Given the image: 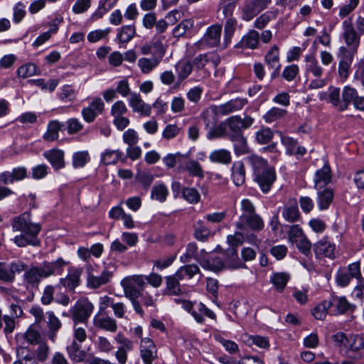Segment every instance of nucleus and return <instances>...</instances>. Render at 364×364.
I'll use <instances>...</instances> for the list:
<instances>
[{"label": "nucleus", "instance_id": "obj_62", "mask_svg": "<svg viewBox=\"0 0 364 364\" xmlns=\"http://www.w3.org/2000/svg\"><path fill=\"white\" fill-rule=\"evenodd\" d=\"M225 264L219 257L208 258L206 259L205 266L206 269L213 272H218L223 269Z\"/></svg>", "mask_w": 364, "mask_h": 364}, {"label": "nucleus", "instance_id": "obj_50", "mask_svg": "<svg viewBox=\"0 0 364 364\" xmlns=\"http://www.w3.org/2000/svg\"><path fill=\"white\" fill-rule=\"evenodd\" d=\"M34 351V358L38 362H45L49 355L50 347L46 342H40Z\"/></svg>", "mask_w": 364, "mask_h": 364}, {"label": "nucleus", "instance_id": "obj_58", "mask_svg": "<svg viewBox=\"0 0 364 364\" xmlns=\"http://www.w3.org/2000/svg\"><path fill=\"white\" fill-rule=\"evenodd\" d=\"M89 160L87 151L76 152L73 156V164L75 168L83 167Z\"/></svg>", "mask_w": 364, "mask_h": 364}, {"label": "nucleus", "instance_id": "obj_13", "mask_svg": "<svg viewBox=\"0 0 364 364\" xmlns=\"http://www.w3.org/2000/svg\"><path fill=\"white\" fill-rule=\"evenodd\" d=\"M343 25L344 28L343 36L347 46L350 47L348 50H354L355 54L360 43V33H358L353 25L348 21H345Z\"/></svg>", "mask_w": 364, "mask_h": 364}, {"label": "nucleus", "instance_id": "obj_64", "mask_svg": "<svg viewBox=\"0 0 364 364\" xmlns=\"http://www.w3.org/2000/svg\"><path fill=\"white\" fill-rule=\"evenodd\" d=\"M299 68L296 65L287 66L282 74V76L287 81H292L299 74Z\"/></svg>", "mask_w": 364, "mask_h": 364}, {"label": "nucleus", "instance_id": "obj_4", "mask_svg": "<svg viewBox=\"0 0 364 364\" xmlns=\"http://www.w3.org/2000/svg\"><path fill=\"white\" fill-rule=\"evenodd\" d=\"M121 285L123 287L125 296L131 301L134 311L143 316L144 311L138 298L141 296V291L145 285L144 277L142 275L127 277L121 281Z\"/></svg>", "mask_w": 364, "mask_h": 364}, {"label": "nucleus", "instance_id": "obj_11", "mask_svg": "<svg viewBox=\"0 0 364 364\" xmlns=\"http://www.w3.org/2000/svg\"><path fill=\"white\" fill-rule=\"evenodd\" d=\"M105 109V104L100 97L95 98L88 107L82 109V116L87 123H92L101 114Z\"/></svg>", "mask_w": 364, "mask_h": 364}, {"label": "nucleus", "instance_id": "obj_10", "mask_svg": "<svg viewBox=\"0 0 364 364\" xmlns=\"http://www.w3.org/2000/svg\"><path fill=\"white\" fill-rule=\"evenodd\" d=\"M328 302L331 313L334 315L343 314L354 310L353 305L345 296L332 295Z\"/></svg>", "mask_w": 364, "mask_h": 364}, {"label": "nucleus", "instance_id": "obj_35", "mask_svg": "<svg viewBox=\"0 0 364 364\" xmlns=\"http://www.w3.org/2000/svg\"><path fill=\"white\" fill-rule=\"evenodd\" d=\"M81 343H76V341H73L70 345L67 346V353L73 361L80 363L84 360L85 353L81 350Z\"/></svg>", "mask_w": 364, "mask_h": 364}, {"label": "nucleus", "instance_id": "obj_49", "mask_svg": "<svg viewBox=\"0 0 364 364\" xmlns=\"http://www.w3.org/2000/svg\"><path fill=\"white\" fill-rule=\"evenodd\" d=\"M184 169L189 173L190 176L203 178L204 177L203 170L198 161L190 160L186 163Z\"/></svg>", "mask_w": 364, "mask_h": 364}, {"label": "nucleus", "instance_id": "obj_24", "mask_svg": "<svg viewBox=\"0 0 364 364\" xmlns=\"http://www.w3.org/2000/svg\"><path fill=\"white\" fill-rule=\"evenodd\" d=\"M183 279L181 272H176L172 276L166 277V289L164 294L167 295H179L181 292L179 281Z\"/></svg>", "mask_w": 364, "mask_h": 364}, {"label": "nucleus", "instance_id": "obj_15", "mask_svg": "<svg viewBox=\"0 0 364 364\" xmlns=\"http://www.w3.org/2000/svg\"><path fill=\"white\" fill-rule=\"evenodd\" d=\"M222 27L220 25H213L207 29L204 36L200 41L201 45H206L208 47H221L220 36Z\"/></svg>", "mask_w": 364, "mask_h": 364}, {"label": "nucleus", "instance_id": "obj_28", "mask_svg": "<svg viewBox=\"0 0 364 364\" xmlns=\"http://www.w3.org/2000/svg\"><path fill=\"white\" fill-rule=\"evenodd\" d=\"M305 71L311 74L315 77H321L323 73V69L319 65L318 61L314 54L305 57Z\"/></svg>", "mask_w": 364, "mask_h": 364}, {"label": "nucleus", "instance_id": "obj_12", "mask_svg": "<svg viewBox=\"0 0 364 364\" xmlns=\"http://www.w3.org/2000/svg\"><path fill=\"white\" fill-rule=\"evenodd\" d=\"M253 122L254 119L247 115L243 119L238 115L232 116L225 120V123L228 126L229 129L232 131L233 134H242V129L250 127Z\"/></svg>", "mask_w": 364, "mask_h": 364}, {"label": "nucleus", "instance_id": "obj_1", "mask_svg": "<svg viewBox=\"0 0 364 364\" xmlns=\"http://www.w3.org/2000/svg\"><path fill=\"white\" fill-rule=\"evenodd\" d=\"M12 227L14 230L21 231L26 235L16 236L14 239L15 243L20 247H24L31 245L33 247L38 246L40 240L37 235L41 229L39 223H31V215L25 212L12 220Z\"/></svg>", "mask_w": 364, "mask_h": 364}, {"label": "nucleus", "instance_id": "obj_40", "mask_svg": "<svg viewBox=\"0 0 364 364\" xmlns=\"http://www.w3.org/2000/svg\"><path fill=\"white\" fill-rule=\"evenodd\" d=\"M264 61L269 68H281L279 63V50L277 46H273L264 57Z\"/></svg>", "mask_w": 364, "mask_h": 364}, {"label": "nucleus", "instance_id": "obj_63", "mask_svg": "<svg viewBox=\"0 0 364 364\" xmlns=\"http://www.w3.org/2000/svg\"><path fill=\"white\" fill-rule=\"evenodd\" d=\"M96 345L97 349L100 352L103 353H108L114 349V346H112L111 342L106 337L104 336H99L97 338Z\"/></svg>", "mask_w": 364, "mask_h": 364}, {"label": "nucleus", "instance_id": "obj_31", "mask_svg": "<svg viewBox=\"0 0 364 364\" xmlns=\"http://www.w3.org/2000/svg\"><path fill=\"white\" fill-rule=\"evenodd\" d=\"M333 191L330 188L318 190L317 203L320 210H326L329 208L333 199Z\"/></svg>", "mask_w": 364, "mask_h": 364}, {"label": "nucleus", "instance_id": "obj_42", "mask_svg": "<svg viewBox=\"0 0 364 364\" xmlns=\"http://www.w3.org/2000/svg\"><path fill=\"white\" fill-rule=\"evenodd\" d=\"M247 160L253 168L254 175L264 171L267 168L272 167L269 166L267 161L257 155H250L247 158Z\"/></svg>", "mask_w": 364, "mask_h": 364}, {"label": "nucleus", "instance_id": "obj_45", "mask_svg": "<svg viewBox=\"0 0 364 364\" xmlns=\"http://www.w3.org/2000/svg\"><path fill=\"white\" fill-rule=\"evenodd\" d=\"M34 327V324L31 325L22 335L26 342L30 345H36L41 342V335Z\"/></svg>", "mask_w": 364, "mask_h": 364}, {"label": "nucleus", "instance_id": "obj_27", "mask_svg": "<svg viewBox=\"0 0 364 364\" xmlns=\"http://www.w3.org/2000/svg\"><path fill=\"white\" fill-rule=\"evenodd\" d=\"M163 57V51L161 50L160 56H152L150 58H140L138 60V66L143 73L148 74L159 65Z\"/></svg>", "mask_w": 364, "mask_h": 364}, {"label": "nucleus", "instance_id": "obj_37", "mask_svg": "<svg viewBox=\"0 0 364 364\" xmlns=\"http://www.w3.org/2000/svg\"><path fill=\"white\" fill-rule=\"evenodd\" d=\"M209 159L213 163L229 164L232 161V156L228 150L221 149L212 151L209 155Z\"/></svg>", "mask_w": 364, "mask_h": 364}, {"label": "nucleus", "instance_id": "obj_54", "mask_svg": "<svg viewBox=\"0 0 364 364\" xmlns=\"http://www.w3.org/2000/svg\"><path fill=\"white\" fill-rule=\"evenodd\" d=\"M193 27V22L190 19L182 21L177 25L173 31V35L175 38H179L185 35V33Z\"/></svg>", "mask_w": 364, "mask_h": 364}, {"label": "nucleus", "instance_id": "obj_5", "mask_svg": "<svg viewBox=\"0 0 364 364\" xmlns=\"http://www.w3.org/2000/svg\"><path fill=\"white\" fill-rule=\"evenodd\" d=\"M93 309V304L87 298L78 299L70 309L73 323H82L87 327L88 318Z\"/></svg>", "mask_w": 364, "mask_h": 364}, {"label": "nucleus", "instance_id": "obj_47", "mask_svg": "<svg viewBox=\"0 0 364 364\" xmlns=\"http://www.w3.org/2000/svg\"><path fill=\"white\" fill-rule=\"evenodd\" d=\"M282 215L284 218L289 223L297 221L299 219L300 213L296 203L284 207L282 211Z\"/></svg>", "mask_w": 364, "mask_h": 364}, {"label": "nucleus", "instance_id": "obj_44", "mask_svg": "<svg viewBox=\"0 0 364 364\" xmlns=\"http://www.w3.org/2000/svg\"><path fill=\"white\" fill-rule=\"evenodd\" d=\"M175 67L178 74V80L180 82L186 79L193 70V65L191 62L186 60L179 61Z\"/></svg>", "mask_w": 364, "mask_h": 364}, {"label": "nucleus", "instance_id": "obj_30", "mask_svg": "<svg viewBox=\"0 0 364 364\" xmlns=\"http://www.w3.org/2000/svg\"><path fill=\"white\" fill-rule=\"evenodd\" d=\"M68 262L64 260L63 258H58L53 262H44L42 266L45 271V274L48 277L55 274H60L63 272L64 267L68 265Z\"/></svg>", "mask_w": 364, "mask_h": 364}, {"label": "nucleus", "instance_id": "obj_2", "mask_svg": "<svg viewBox=\"0 0 364 364\" xmlns=\"http://www.w3.org/2000/svg\"><path fill=\"white\" fill-rule=\"evenodd\" d=\"M335 346L344 351L346 356L353 359L364 357V336L361 334H346L339 331L332 337Z\"/></svg>", "mask_w": 364, "mask_h": 364}, {"label": "nucleus", "instance_id": "obj_51", "mask_svg": "<svg viewBox=\"0 0 364 364\" xmlns=\"http://www.w3.org/2000/svg\"><path fill=\"white\" fill-rule=\"evenodd\" d=\"M168 194L167 188L164 184H159L154 186L151 190V198L159 200L160 202H164Z\"/></svg>", "mask_w": 364, "mask_h": 364}, {"label": "nucleus", "instance_id": "obj_18", "mask_svg": "<svg viewBox=\"0 0 364 364\" xmlns=\"http://www.w3.org/2000/svg\"><path fill=\"white\" fill-rule=\"evenodd\" d=\"M82 272L81 267L69 268L67 277L60 279V284L69 290H74L80 285Z\"/></svg>", "mask_w": 364, "mask_h": 364}, {"label": "nucleus", "instance_id": "obj_53", "mask_svg": "<svg viewBox=\"0 0 364 364\" xmlns=\"http://www.w3.org/2000/svg\"><path fill=\"white\" fill-rule=\"evenodd\" d=\"M330 309L328 300L323 301L312 309V315L316 319L323 320Z\"/></svg>", "mask_w": 364, "mask_h": 364}, {"label": "nucleus", "instance_id": "obj_46", "mask_svg": "<svg viewBox=\"0 0 364 364\" xmlns=\"http://www.w3.org/2000/svg\"><path fill=\"white\" fill-rule=\"evenodd\" d=\"M122 153L119 150H107L102 156L101 161L105 165L114 164L118 160L124 161L126 158H122Z\"/></svg>", "mask_w": 364, "mask_h": 364}, {"label": "nucleus", "instance_id": "obj_17", "mask_svg": "<svg viewBox=\"0 0 364 364\" xmlns=\"http://www.w3.org/2000/svg\"><path fill=\"white\" fill-rule=\"evenodd\" d=\"M247 225L251 230L259 231L264 228L262 219L256 213L246 215H241L239 221L236 223V228L238 230H243L245 225Z\"/></svg>", "mask_w": 364, "mask_h": 364}, {"label": "nucleus", "instance_id": "obj_52", "mask_svg": "<svg viewBox=\"0 0 364 364\" xmlns=\"http://www.w3.org/2000/svg\"><path fill=\"white\" fill-rule=\"evenodd\" d=\"M136 31L134 26H124L117 35V38L121 43H128L132 39Z\"/></svg>", "mask_w": 364, "mask_h": 364}, {"label": "nucleus", "instance_id": "obj_20", "mask_svg": "<svg viewBox=\"0 0 364 364\" xmlns=\"http://www.w3.org/2000/svg\"><path fill=\"white\" fill-rule=\"evenodd\" d=\"M43 266L33 267L25 272L23 274L24 282L28 287H34L38 286L41 280L43 278H47L45 274Z\"/></svg>", "mask_w": 364, "mask_h": 364}, {"label": "nucleus", "instance_id": "obj_19", "mask_svg": "<svg viewBox=\"0 0 364 364\" xmlns=\"http://www.w3.org/2000/svg\"><path fill=\"white\" fill-rule=\"evenodd\" d=\"M332 178L331 170L328 162L325 163L323 166L317 170L314 177V188L320 190L331 183Z\"/></svg>", "mask_w": 364, "mask_h": 364}, {"label": "nucleus", "instance_id": "obj_60", "mask_svg": "<svg viewBox=\"0 0 364 364\" xmlns=\"http://www.w3.org/2000/svg\"><path fill=\"white\" fill-rule=\"evenodd\" d=\"M216 339L229 353L235 354L239 352L238 346L235 342L225 339L221 336L216 337Z\"/></svg>", "mask_w": 364, "mask_h": 364}, {"label": "nucleus", "instance_id": "obj_43", "mask_svg": "<svg viewBox=\"0 0 364 364\" xmlns=\"http://www.w3.org/2000/svg\"><path fill=\"white\" fill-rule=\"evenodd\" d=\"M287 114V109L274 107L265 113L263 118L266 122L271 123L284 118Z\"/></svg>", "mask_w": 364, "mask_h": 364}, {"label": "nucleus", "instance_id": "obj_55", "mask_svg": "<svg viewBox=\"0 0 364 364\" xmlns=\"http://www.w3.org/2000/svg\"><path fill=\"white\" fill-rule=\"evenodd\" d=\"M58 97L63 102H73L75 99L76 93L70 85H65L61 88Z\"/></svg>", "mask_w": 364, "mask_h": 364}, {"label": "nucleus", "instance_id": "obj_34", "mask_svg": "<svg viewBox=\"0 0 364 364\" xmlns=\"http://www.w3.org/2000/svg\"><path fill=\"white\" fill-rule=\"evenodd\" d=\"M232 178L237 186H240L245 181V170L242 161H235L232 167Z\"/></svg>", "mask_w": 364, "mask_h": 364}, {"label": "nucleus", "instance_id": "obj_59", "mask_svg": "<svg viewBox=\"0 0 364 364\" xmlns=\"http://www.w3.org/2000/svg\"><path fill=\"white\" fill-rule=\"evenodd\" d=\"M210 230L205 227L203 221L198 220L195 224V237L199 240H204L210 235Z\"/></svg>", "mask_w": 364, "mask_h": 364}, {"label": "nucleus", "instance_id": "obj_56", "mask_svg": "<svg viewBox=\"0 0 364 364\" xmlns=\"http://www.w3.org/2000/svg\"><path fill=\"white\" fill-rule=\"evenodd\" d=\"M182 195L183 198L191 203H197L200 198L199 193L194 188H184Z\"/></svg>", "mask_w": 364, "mask_h": 364}, {"label": "nucleus", "instance_id": "obj_16", "mask_svg": "<svg viewBox=\"0 0 364 364\" xmlns=\"http://www.w3.org/2000/svg\"><path fill=\"white\" fill-rule=\"evenodd\" d=\"M247 103V100L245 98H236L215 107L214 112L218 115H228L242 109Z\"/></svg>", "mask_w": 364, "mask_h": 364}, {"label": "nucleus", "instance_id": "obj_61", "mask_svg": "<svg viewBox=\"0 0 364 364\" xmlns=\"http://www.w3.org/2000/svg\"><path fill=\"white\" fill-rule=\"evenodd\" d=\"M37 70L36 66L33 63H27L21 66L18 71V75L23 78L32 76L36 74Z\"/></svg>", "mask_w": 364, "mask_h": 364}, {"label": "nucleus", "instance_id": "obj_9", "mask_svg": "<svg viewBox=\"0 0 364 364\" xmlns=\"http://www.w3.org/2000/svg\"><path fill=\"white\" fill-rule=\"evenodd\" d=\"M267 1L262 0H247L242 8V18L250 21L259 12L267 8Z\"/></svg>", "mask_w": 364, "mask_h": 364}, {"label": "nucleus", "instance_id": "obj_29", "mask_svg": "<svg viewBox=\"0 0 364 364\" xmlns=\"http://www.w3.org/2000/svg\"><path fill=\"white\" fill-rule=\"evenodd\" d=\"M237 21L232 17L226 19L224 26V39L221 48H227L231 43L232 38L236 31Z\"/></svg>", "mask_w": 364, "mask_h": 364}, {"label": "nucleus", "instance_id": "obj_14", "mask_svg": "<svg viewBox=\"0 0 364 364\" xmlns=\"http://www.w3.org/2000/svg\"><path fill=\"white\" fill-rule=\"evenodd\" d=\"M140 355L145 364H152L157 358V348L154 341L149 338L141 340Z\"/></svg>", "mask_w": 364, "mask_h": 364}, {"label": "nucleus", "instance_id": "obj_23", "mask_svg": "<svg viewBox=\"0 0 364 364\" xmlns=\"http://www.w3.org/2000/svg\"><path fill=\"white\" fill-rule=\"evenodd\" d=\"M112 276V272L107 270L103 271L99 276H95L89 272L87 277V286L90 289H97L107 284Z\"/></svg>", "mask_w": 364, "mask_h": 364}, {"label": "nucleus", "instance_id": "obj_32", "mask_svg": "<svg viewBox=\"0 0 364 364\" xmlns=\"http://www.w3.org/2000/svg\"><path fill=\"white\" fill-rule=\"evenodd\" d=\"M259 34L255 30H250L242 40L235 46L237 48L246 47L255 49L259 43Z\"/></svg>", "mask_w": 364, "mask_h": 364}, {"label": "nucleus", "instance_id": "obj_57", "mask_svg": "<svg viewBox=\"0 0 364 364\" xmlns=\"http://www.w3.org/2000/svg\"><path fill=\"white\" fill-rule=\"evenodd\" d=\"M225 264L232 269L242 267L244 265L242 259H241L237 252H230L227 255Z\"/></svg>", "mask_w": 364, "mask_h": 364}, {"label": "nucleus", "instance_id": "obj_6", "mask_svg": "<svg viewBox=\"0 0 364 364\" xmlns=\"http://www.w3.org/2000/svg\"><path fill=\"white\" fill-rule=\"evenodd\" d=\"M354 50H348V48L341 46L337 56L339 59L338 75L343 79H347L349 76V70L354 57Z\"/></svg>", "mask_w": 364, "mask_h": 364}, {"label": "nucleus", "instance_id": "obj_25", "mask_svg": "<svg viewBox=\"0 0 364 364\" xmlns=\"http://www.w3.org/2000/svg\"><path fill=\"white\" fill-rule=\"evenodd\" d=\"M43 156L50 163L55 170L65 166L64 153L60 149H51L43 153Z\"/></svg>", "mask_w": 364, "mask_h": 364}, {"label": "nucleus", "instance_id": "obj_21", "mask_svg": "<svg viewBox=\"0 0 364 364\" xmlns=\"http://www.w3.org/2000/svg\"><path fill=\"white\" fill-rule=\"evenodd\" d=\"M93 325L100 329H102L111 333H114L117 330L116 321L106 314H96L93 318Z\"/></svg>", "mask_w": 364, "mask_h": 364}, {"label": "nucleus", "instance_id": "obj_3", "mask_svg": "<svg viewBox=\"0 0 364 364\" xmlns=\"http://www.w3.org/2000/svg\"><path fill=\"white\" fill-rule=\"evenodd\" d=\"M353 94L350 86H345L341 92L339 87L331 85L326 92L318 94V98L321 101L331 104L337 110L343 112L348 108L349 101L352 100Z\"/></svg>", "mask_w": 364, "mask_h": 364}, {"label": "nucleus", "instance_id": "obj_39", "mask_svg": "<svg viewBox=\"0 0 364 364\" xmlns=\"http://www.w3.org/2000/svg\"><path fill=\"white\" fill-rule=\"evenodd\" d=\"M197 309L198 311H193L191 312V315L198 323H203L204 322L203 316H205L211 319H216V315L215 313L206 307L203 303L200 302L197 305Z\"/></svg>", "mask_w": 364, "mask_h": 364}, {"label": "nucleus", "instance_id": "obj_26", "mask_svg": "<svg viewBox=\"0 0 364 364\" xmlns=\"http://www.w3.org/2000/svg\"><path fill=\"white\" fill-rule=\"evenodd\" d=\"M46 315L48 319L46 322L48 328V337L51 341L55 342L57 333L62 327V323L53 311H48Z\"/></svg>", "mask_w": 364, "mask_h": 364}, {"label": "nucleus", "instance_id": "obj_22", "mask_svg": "<svg viewBox=\"0 0 364 364\" xmlns=\"http://www.w3.org/2000/svg\"><path fill=\"white\" fill-rule=\"evenodd\" d=\"M129 103L134 112H139L141 115L150 116L151 107L142 100L139 94L136 92L131 93Z\"/></svg>", "mask_w": 364, "mask_h": 364}, {"label": "nucleus", "instance_id": "obj_36", "mask_svg": "<svg viewBox=\"0 0 364 364\" xmlns=\"http://www.w3.org/2000/svg\"><path fill=\"white\" fill-rule=\"evenodd\" d=\"M229 139L234 141V149L236 154H244L249 152L247 140L242 134H230Z\"/></svg>", "mask_w": 364, "mask_h": 364}, {"label": "nucleus", "instance_id": "obj_38", "mask_svg": "<svg viewBox=\"0 0 364 364\" xmlns=\"http://www.w3.org/2000/svg\"><path fill=\"white\" fill-rule=\"evenodd\" d=\"M141 53L143 55L153 54V56H160V50L163 51V56L165 55V48L163 43L159 41L145 43L141 48Z\"/></svg>", "mask_w": 364, "mask_h": 364}, {"label": "nucleus", "instance_id": "obj_8", "mask_svg": "<svg viewBox=\"0 0 364 364\" xmlns=\"http://www.w3.org/2000/svg\"><path fill=\"white\" fill-rule=\"evenodd\" d=\"M289 240L299 250H310L311 244L298 225H291L288 232Z\"/></svg>", "mask_w": 364, "mask_h": 364}, {"label": "nucleus", "instance_id": "obj_33", "mask_svg": "<svg viewBox=\"0 0 364 364\" xmlns=\"http://www.w3.org/2000/svg\"><path fill=\"white\" fill-rule=\"evenodd\" d=\"M63 127V124L58 120L50 121L47 127V130L43 136L44 140L47 141H54L58 139L59 131Z\"/></svg>", "mask_w": 364, "mask_h": 364}, {"label": "nucleus", "instance_id": "obj_48", "mask_svg": "<svg viewBox=\"0 0 364 364\" xmlns=\"http://www.w3.org/2000/svg\"><path fill=\"white\" fill-rule=\"evenodd\" d=\"M289 279V274L277 272L272 274L270 281L278 291H283Z\"/></svg>", "mask_w": 364, "mask_h": 364}, {"label": "nucleus", "instance_id": "obj_7", "mask_svg": "<svg viewBox=\"0 0 364 364\" xmlns=\"http://www.w3.org/2000/svg\"><path fill=\"white\" fill-rule=\"evenodd\" d=\"M254 181L257 183L260 190L264 193H268L277 179L274 168H267L261 172L254 175Z\"/></svg>", "mask_w": 364, "mask_h": 364}, {"label": "nucleus", "instance_id": "obj_41", "mask_svg": "<svg viewBox=\"0 0 364 364\" xmlns=\"http://www.w3.org/2000/svg\"><path fill=\"white\" fill-rule=\"evenodd\" d=\"M244 342L249 346H256L260 348H268L269 347V342L267 337L258 335L244 336Z\"/></svg>", "mask_w": 364, "mask_h": 364}]
</instances>
